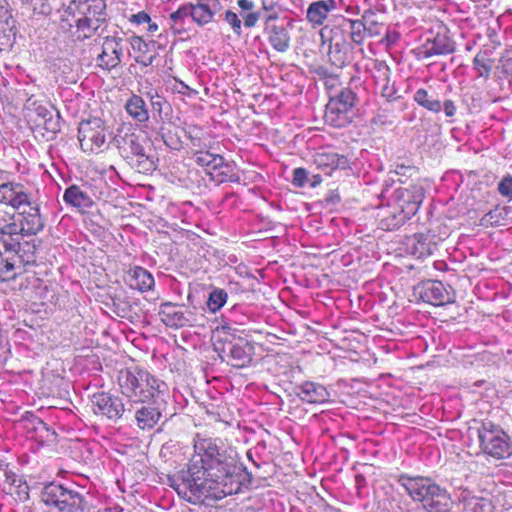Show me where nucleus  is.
<instances>
[{
    "label": "nucleus",
    "mask_w": 512,
    "mask_h": 512,
    "mask_svg": "<svg viewBox=\"0 0 512 512\" xmlns=\"http://www.w3.org/2000/svg\"><path fill=\"white\" fill-rule=\"evenodd\" d=\"M194 454L188 464L190 487L221 499L236 494L241 488L245 469L238 463L236 451L219 438L196 434Z\"/></svg>",
    "instance_id": "1"
},
{
    "label": "nucleus",
    "mask_w": 512,
    "mask_h": 512,
    "mask_svg": "<svg viewBox=\"0 0 512 512\" xmlns=\"http://www.w3.org/2000/svg\"><path fill=\"white\" fill-rule=\"evenodd\" d=\"M104 0H72L61 16V27L76 40L91 38L106 19Z\"/></svg>",
    "instance_id": "2"
},
{
    "label": "nucleus",
    "mask_w": 512,
    "mask_h": 512,
    "mask_svg": "<svg viewBox=\"0 0 512 512\" xmlns=\"http://www.w3.org/2000/svg\"><path fill=\"white\" fill-rule=\"evenodd\" d=\"M423 199L424 190L418 185L396 188L388 205L378 212L380 227L387 231L398 229L418 212Z\"/></svg>",
    "instance_id": "3"
},
{
    "label": "nucleus",
    "mask_w": 512,
    "mask_h": 512,
    "mask_svg": "<svg viewBox=\"0 0 512 512\" xmlns=\"http://www.w3.org/2000/svg\"><path fill=\"white\" fill-rule=\"evenodd\" d=\"M0 203H10L13 209L18 210L16 235L32 236L44 228V220L40 215L39 207L31 202L23 185L12 182L1 184Z\"/></svg>",
    "instance_id": "4"
},
{
    "label": "nucleus",
    "mask_w": 512,
    "mask_h": 512,
    "mask_svg": "<svg viewBox=\"0 0 512 512\" xmlns=\"http://www.w3.org/2000/svg\"><path fill=\"white\" fill-rule=\"evenodd\" d=\"M398 483L407 494L427 512H450L453 500L445 487L440 486L433 479L423 476H409L402 474Z\"/></svg>",
    "instance_id": "5"
},
{
    "label": "nucleus",
    "mask_w": 512,
    "mask_h": 512,
    "mask_svg": "<svg viewBox=\"0 0 512 512\" xmlns=\"http://www.w3.org/2000/svg\"><path fill=\"white\" fill-rule=\"evenodd\" d=\"M118 384L121 393L132 403H155L162 399L165 390V382L159 380L149 371L140 369L121 370L118 376Z\"/></svg>",
    "instance_id": "6"
},
{
    "label": "nucleus",
    "mask_w": 512,
    "mask_h": 512,
    "mask_svg": "<svg viewBox=\"0 0 512 512\" xmlns=\"http://www.w3.org/2000/svg\"><path fill=\"white\" fill-rule=\"evenodd\" d=\"M479 447L484 455L495 460L512 456V439L504 429L492 421H483L477 429Z\"/></svg>",
    "instance_id": "7"
},
{
    "label": "nucleus",
    "mask_w": 512,
    "mask_h": 512,
    "mask_svg": "<svg viewBox=\"0 0 512 512\" xmlns=\"http://www.w3.org/2000/svg\"><path fill=\"white\" fill-rule=\"evenodd\" d=\"M356 103V94L350 88H342L335 95H330L326 105L324 119L334 127H344L350 123L351 112Z\"/></svg>",
    "instance_id": "8"
},
{
    "label": "nucleus",
    "mask_w": 512,
    "mask_h": 512,
    "mask_svg": "<svg viewBox=\"0 0 512 512\" xmlns=\"http://www.w3.org/2000/svg\"><path fill=\"white\" fill-rule=\"evenodd\" d=\"M158 314L163 324L175 329L202 326L204 321V315L196 308L173 302L162 303Z\"/></svg>",
    "instance_id": "9"
},
{
    "label": "nucleus",
    "mask_w": 512,
    "mask_h": 512,
    "mask_svg": "<svg viewBox=\"0 0 512 512\" xmlns=\"http://www.w3.org/2000/svg\"><path fill=\"white\" fill-rule=\"evenodd\" d=\"M108 130L105 122L97 117L84 120L78 127V140L84 153H99L106 144Z\"/></svg>",
    "instance_id": "10"
},
{
    "label": "nucleus",
    "mask_w": 512,
    "mask_h": 512,
    "mask_svg": "<svg viewBox=\"0 0 512 512\" xmlns=\"http://www.w3.org/2000/svg\"><path fill=\"white\" fill-rule=\"evenodd\" d=\"M320 36L323 43H329L328 57L332 65L342 68L351 63L353 47L342 37L340 30H331L330 25H326L321 29Z\"/></svg>",
    "instance_id": "11"
},
{
    "label": "nucleus",
    "mask_w": 512,
    "mask_h": 512,
    "mask_svg": "<svg viewBox=\"0 0 512 512\" xmlns=\"http://www.w3.org/2000/svg\"><path fill=\"white\" fill-rule=\"evenodd\" d=\"M263 33L274 50L280 53L290 48V35L288 29L279 20L277 13L269 14L264 19Z\"/></svg>",
    "instance_id": "12"
},
{
    "label": "nucleus",
    "mask_w": 512,
    "mask_h": 512,
    "mask_svg": "<svg viewBox=\"0 0 512 512\" xmlns=\"http://www.w3.org/2000/svg\"><path fill=\"white\" fill-rule=\"evenodd\" d=\"M455 51V42L446 31L437 32L433 38H427L424 43L414 50L418 60H425L433 56L447 55Z\"/></svg>",
    "instance_id": "13"
},
{
    "label": "nucleus",
    "mask_w": 512,
    "mask_h": 512,
    "mask_svg": "<svg viewBox=\"0 0 512 512\" xmlns=\"http://www.w3.org/2000/svg\"><path fill=\"white\" fill-rule=\"evenodd\" d=\"M25 117L33 130L44 129L54 134L58 130V124L53 120L51 110L47 104L33 101L26 106Z\"/></svg>",
    "instance_id": "14"
},
{
    "label": "nucleus",
    "mask_w": 512,
    "mask_h": 512,
    "mask_svg": "<svg viewBox=\"0 0 512 512\" xmlns=\"http://www.w3.org/2000/svg\"><path fill=\"white\" fill-rule=\"evenodd\" d=\"M20 246L18 241L5 239L0 236V281H9L17 276L16 261L17 251Z\"/></svg>",
    "instance_id": "15"
},
{
    "label": "nucleus",
    "mask_w": 512,
    "mask_h": 512,
    "mask_svg": "<svg viewBox=\"0 0 512 512\" xmlns=\"http://www.w3.org/2000/svg\"><path fill=\"white\" fill-rule=\"evenodd\" d=\"M417 289L420 298L431 305L443 306L453 302V293L441 281H424Z\"/></svg>",
    "instance_id": "16"
},
{
    "label": "nucleus",
    "mask_w": 512,
    "mask_h": 512,
    "mask_svg": "<svg viewBox=\"0 0 512 512\" xmlns=\"http://www.w3.org/2000/svg\"><path fill=\"white\" fill-rule=\"evenodd\" d=\"M188 6L192 21L199 27L212 23L223 8L220 0H195Z\"/></svg>",
    "instance_id": "17"
},
{
    "label": "nucleus",
    "mask_w": 512,
    "mask_h": 512,
    "mask_svg": "<svg viewBox=\"0 0 512 512\" xmlns=\"http://www.w3.org/2000/svg\"><path fill=\"white\" fill-rule=\"evenodd\" d=\"M436 236L427 230L414 233L405 239L407 251L414 257L421 259L432 255L437 248Z\"/></svg>",
    "instance_id": "18"
},
{
    "label": "nucleus",
    "mask_w": 512,
    "mask_h": 512,
    "mask_svg": "<svg viewBox=\"0 0 512 512\" xmlns=\"http://www.w3.org/2000/svg\"><path fill=\"white\" fill-rule=\"evenodd\" d=\"M313 162L316 168L327 176H331L336 170H345L349 167L347 156L332 150L317 152L313 157Z\"/></svg>",
    "instance_id": "19"
},
{
    "label": "nucleus",
    "mask_w": 512,
    "mask_h": 512,
    "mask_svg": "<svg viewBox=\"0 0 512 512\" xmlns=\"http://www.w3.org/2000/svg\"><path fill=\"white\" fill-rule=\"evenodd\" d=\"M92 405L95 414L106 416L108 419H119L124 413L121 400L105 392L95 394Z\"/></svg>",
    "instance_id": "20"
},
{
    "label": "nucleus",
    "mask_w": 512,
    "mask_h": 512,
    "mask_svg": "<svg viewBox=\"0 0 512 512\" xmlns=\"http://www.w3.org/2000/svg\"><path fill=\"white\" fill-rule=\"evenodd\" d=\"M122 56V40L106 37L102 44V52L98 55V65L105 70H111L120 64Z\"/></svg>",
    "instance_id": "21"
},
{
    "label": "nucleus",
    "mask_w": 512,
    "mask_h": 512,
    "mask_svg": "<svg viewBox=\"0 0 512 512\" xmlns=\"http://www.w3.org/2000/svg\"><path fill=\"white\" fill-rule=\"evenodd\" d=\"M25 429L31 433V438L41 445H49L56 442L57 434L40 418L31 415L24 419Z\"/></svg>",
    "instance_id": "22"
},
{
    "label": "nucleus",
    "mask_w": 512,
    "mask_h": 512,
    "mask_svg": "<svg viewBox=\"0 0 512 512\" xmlns=\"http://www.w3.org/2000/svg\"><path fill=\"white\" fill-rule=\"evenodd\" d=\"M330 29L340 30L342 37L346 41L350 39L356 45H362L367 35L362 19L351 20L342 17L338 24L330 25Z\"/></svg>",
    "instance_id": "23"
},
{
    "label": "nucleus",
    "mask_w": 512,
    "mask_h": 512,
    "mask_svg": "<svg viewBox=\"0 0 512 512\" xmlns=\"http://www.w3.org/2000/svg\"><path fill=\"white\" fill-rule=\"evenodd\" d=\"M461 512H495L496 507L490 494L474 495L463 491L460 498Z\"/></svg>",
    "instance_id": "24"
},
{
    "label": "nucleus",
    "mask_w": 512,
    "mask_h": 512,
    "mask_svg": "<svg viewBox=\"0 0 512 512\" xmlns=\"http://www.w3.org/2000/svg\"><path fill=\"white\" fill-rule=\"evenodd\" d=\"M142 405L135 412V420L137 427L141 430L153 429L162 418V407L160 400L155 403H147Z\"/></svg>",
    "instance_id": "25"
},
{
    "label": "nucleus",
    "mask_w": 512,
    "mask_h": 512,
    "mask_svg": "<svg viewBox=\"0 0 512 512\" xmlns=\"http://www.w3.org/2000/svg\"><path fill=\"white\" fill-rule=\"evenodd\" d=\"M8 463H1L0 467L4 470V491L13 496L16 500L26 501L29 498V486L22 478L16 474L8 472Z\"/></svg>",
    "instance_id": "26"
},
{
    "label": "nucleus",
    "mask_w": 512,
    "mask_h": 512,
    "mask_svg": "<svg viewBox=\"0 0 512 512\" xmlns=\"http://www.w3.org/2000/svg\"><path fill=\"white\" fill-rule=\"evenodd\" d=\"M494 47L483 46L473 58V68L477 76L487 80L495 67Z\"/></svg>",
    "instance_id": "27"
},
{
    "label": "nucleus",
    "mask_w": 512,
    "mask_h": 512,
    "mask_svg": "<svg viewBox=\"0 0 512 512\" xmlns=\"http://www.w3.org/2000/svg\"><path fill=\"white\" fill-rule=\"evenodd\" d=\"M125 281L131 289L137 290L141 293L150 291L155 285L152 274L140 266L131 268L127 272Z\"/></svg>",
    "instance_id": "28"
},
{
    "label": "nucleus",
    "mask_w": 512,
    "mask_h": 512,
    "mask_svg": "<svg viewBox=\"0 0 512 512\" xmlns=\"http://www.w3.org/2000/svg\"><path fill=\"white\" fill-rule=\"evenodd\" d=\"M336 9L335 0H318L312 2L306 12V19L312 27H319L324 24L330 12Z\"/></svg>",
    "instance_id": "29"
},
{
    "label": "nucleus",
    "mask_w": 512,
    "mask_h": 512,
    "mask_svg": "<svg viewBox=\"0 0 512 512\" xmlns=\"http://www.w3.org/2000/svg\"><path fill=\"white\" fill-rule=\"evenodd\" d=\"M130 45L132 56L137 63L143 66L152 64L157 55L153 45H149L139 36L131 37Z\"/></svg>",
    "instance_id": "30"
},
{
    "label": "nucleus",
    "mask_w": 512,
    "mask_h": 512,
    "mask_svg": "<svg viewBox=\"0 0 512 512\" xmlns=\"http://www.w3.org/2000/svg\"><path fill=\"white\" fill-rule=\"evenodd\" d=\"M63 199L66 204L77 208L80 212H86L94 205L93 199L77 185L68 187Z\"/></svg>",
    "instance_id": "31"
},
{
    "label": "nucleus",
    "mask_w": 512,
    "mask_h": 512,
    "mask_svg": "<svg viewBox=\"0 0 512 512\" xmlns=\"http://www.w3.org/2000/svg\"><path fill=\"white\" fill-rule=\"evenodd\" d=\"M375 67L380 73L379 77H376V84L380 86L381 95L388 101L397 99L399 97L397 95V89L394 83H390L389 67L382 62H376Z\"/></svg>",
    "instance_id": "32"
},
{
    "label": "nucleus",
    "mask_w": 512,
    "mask_h": 512,
    "mask_svg": "<svg viewBox=\"0 0 512 512\" xmlns=\"http://www.w3.org/2000/svg\"><path fill=\"white\" fill-rule=\"evenodd\" d=\"M15 210L11 207L10 203H0V236L8 235L12 237L16 235Z\"/></svg>",
    "instance_id": "33"
},
{
    "label": "nucleus",
    "mask_w": 512,
    "mask_h": 512,
    "mask_svg": "<svg viewBox=\"0 0 512 512\" xmlns=\"http://www.w3.org/2000/svg\"><path fill=\"white\" fill-rule=\"evenodd\" d=\"M125 110L136 122L145 123L149 119V112L146 103L139 95L133 94L126 101Z\"/></svg>",
    "instance_id": "34"
},
{
    "label": "nucleus",
    "mask_w": 512,
    "mask_h": 512,
    "mask_svg": "<svg viewBox=\"0 0 512 512\" xmlns=\"http://www.w3.org/2000/svg\"><path fill=\"white\" fill-rule=\"evenodd\" d=\"M301 399L308 403H324L329 396L326 388L314 382H306L302 385L300 393Z\"/></svg>",
    "instance_id": "35"
},
{
    "label": "nucleus",
    "mask_w": 512,
    "mask_h": 512,
    "mask_svg": "<svg viewBox=\"0 0 512 512\" xmlns=\"http://www.w3.org/2000/svg\"><path fill=\"white\" fill-rule=\"evenodd\" d=\"M68 492L69 489L63 485L50 483L45 486L42 492V500L47 506H53L58 509Z\"/></svg>",
    "instance_id": "36"
},
{
    "label": "nucleus",
    "mask_w": 512,
    "mask_h": 512,
    "mask_svg": "<svg viewBox=\"0 0 512 512\" xmlns=\"http://www.w3.org/2000/svg\"><path fill=\"white\" fill-rule=\"evenodd\" d=\"M208 176L215 184L233 182L236 180L232 165L225 162L223 157L220 158V161L217 162V165L213 167Z\"/></svg>",
    "instance_id": "37"
},
{
    "label": "nucleus",
    "mask_w": 512,
    "mask_h": 512,
    "mask_svg": "<svg viewBox=\"0 0 512 512\" xmlns=\"http://www.w3.org/2000/svg\"><path fill=\"white\" fill-rule=\"evenodd\" d=\"M362 21L364 23L367 35L370 37H377L387 31V27L382 19V16L378 15L372 10H366L362 15Z\"/></svg>",
    "instance_id": "38"
},
{
    "label": "nucleus",
    "mask_w": 512,
    "mask_h": 512,
    "mask_svg": "<svg viewBox=\"0 0 512 512\" xmlns=\"http://www.w3.org/2000/svg\"><path fill=\"white\" fill-rule=\"evenodd\" d=\"M85 499L80 493L69 490L63 503L59 506V512H84Z\"/></svg>",
    "instance_id": "39"
},
{
    "label": "nucleus",
    "mask_w": 512,
    "mask_h": 512,
    "mask_svg": "<svg viewBox=\"0 0 512 512\" xmlns=\"http://www.w3.org/2000/svg\"><path fill=\"white\" fill-rule=\"evenodd\" d=\"M188 16H190L188 3L181 5L170 14V28L174 34L181 35L186 32L185 21Z\"/></svg>",
    "instance_id": "40"
},
{
    "label": "nucleus",
    "mask_w": 512,
    "mask_h": 512,
    "mask_svg": "<svg viewBox=\"0 0 512 512\" xmlns=\"http://www.w3.org/2000/svg\"><path fill=\"white\" fill-rule=\"evenodd\" d=\"M50 6L47 0H21V13L27 17L47 15Z\"/></svg>",
    "instance_id": "41"
},
{
    "label": "nucleus",
    "mask_w": 512,
    "mask_h": 512,
    "mask_svg": "<svg viewBox=\"0 0 512 512\" xmlns=\"http://www.w3.org/2000/svg\"><path fill=\"white\" fill-rule=\"evenodd\" d=\"M507 213L503 207L496 206L485 213L479 220V225L484 228L505 225Z\"/></svg>",
    "instance_id": "42"
},
{
    "label": "nucleus",
    "mask_w": 512,
    "mask_h": 512,
    "mask_svg": "<svg viewBox=\"0 0 512 512\" xmlns=\"http://www.w3.org/2000/svg\"><path fill=\"white\" fill-rule=\"evenodd\" d=\"M248 344H234L230 349L232 365L235 367H244L252 360Z\"/></svg>",
    "instance_id": "43"
},
{
    "label": "nucleus",
    "mask_w": 512,
    "mask_h": 512,
    "mask_svg": "<svg viewBox=\"0 0 512 512\" xmlns=\"http://www.w3.org/2000/svg\"><path fill=\"white\" fill-rule=\"evenodd\" d=\"M414 101L419 106L433 113H439L442 109L441 102L437 99H432L428 91L424 88H420L415 92Z\"/></svg>",
    "instance_id": "44"
},
{
    "label": "nucleus",
    "mask_w": 512,
    "mask_h": 512,
    "mask_svg": "<svg viewBox=\"0 0 512 512\" xmlns=\"http://www.w3.org/2000/svg\"><path fill=\"white\" fill-rule=\"evenodd\" d=\"M222 156L219 154L211 153L208 150H199L194 153V160L196 164L205 170L209 175L210 171L217 165Z\"/></svg>",
    "instance_id": "45"
},
{
    "label": "nucleus",
    "mask_w": 512,
    "mask_h": 512,
    "mask_svg": "<svg viewBox=\"0 0 512 512\" xmlns=\"http://www.w3.org/2000/svg\"><path fill=\"white\" fill-rule=\"evenodd\" d=\"M227 299V292L224 289L216 288L209 294L207 307L212 313H216L226 304Z\"/></svg>",
    "instance_id": "46"
},
{
    "label": "nucleus",
    "mask_w": 512,
    "mask_h": 512,
    "mask_svg": "<svg viewBox=\"0 0 512 512\" xmlns=\"http://www.w3.org/2000/svg\"><path fill=\"white\" fill-rule=\"evenodd\" d=\"M129 21L135 25L147 24V31L151 34H154L158 31V25L151 21L149 14L145 11H140L136 14L131 15Z\"/></svg>",
    "instance_id": "47"
},
{
    "label": "nucleus",
    "mask_w": 512,
    "mask_h": 512,
    "mask_svg": "<svg viewBox=\"0 0 512 512\" xmlns=\"http://www.w3.org/2000/svg\"><path fill=\"white\" fill-rule=\"evenodd\" d=\"M12 9L7 0H0V29L5 30V27L13 24Z\"/></svg>",
    "instance_id": "48"
},
{
    "label": "nucleus",
    "mask_w": 512,
    "mask_h": 512,
    "mask_svg": "<svg viewBox=\"0 0 512 512\" xmlns=\"http://www.w3.org/2000/svg\"><path fill=\"white\" fill-rule=\"evenodd\" d=\"M162 139L165 144L173 150H179L181 148L182 141L176 129L173 131L172 129L162 128Z\"/></svg>",
    "instance_id": "49"
},
{
    "label": "nucleus",
    "mask_w": 512,
    "mask_h": 512,
    "mask_svg": "<svg viewBox=\"0 0 512 512\" xmlns=\"http://www.w3.org/2000/svg\"><path fill=\"white\" fill-rule=\"evenodd\" d=\"M394 173L399 176V182L405 183L408 178L417 175L418 169L414 165L396 164Z\"/></svg>",
    "instance_id": "50"
},
{
    "label": "nucleus",
    "mask_w": 512,
    "mask_h": 512,
    "mask_svg": "<svg viewBox=\"0 0 512 512\" xmlns=\"http://www.w3.org/2000/svg\"><path fill=\"white\" fill-rule=\"evenodd\" d=\"M225 21L231 26L233 32L236 35H238V36L241 35V33H242L241 20L235 12H233L231 10H227L225 12Z\"/></svg>",
    "instance_id": "51"
},
{
    "label": "nucleus",
    "mask_w": 512,
    "mask_h": 512,
    "mask_svg": "<svg viewBox=\"0 0 512 512\" xmlns=\"http://www.w3.org/2000/svg\"><path fill=\"white\" fill-rule=\"evenodd\" d=\"M498 192L502 197L512 199V176L507 175L498 184Z\"/></svg>",
    "instance_id": "52"
},
{
    "label": "nucleus",
    "mask_w": 512,
    "mask_h": 512,
    "mask_svg": "<svg viewBox=\"0 0 512 512\" xmlns=\"http://www.w3.org/2000/svg\"><path fill=\"white\" fill-rule=\"evenodd\" d=\"M308 173L302 167L295 168L293 171L292 183L295 187L302 188L307 184Z\"/></svg>",
    "instance_id": "53"
},
{
    "label": "nucleus",
    "mask_w": 512,
    "mask_h": 512,
    "mask_svg": "<svg viewBox=\"0 0 512 512\" xmlns=\"http://www.w3.org/2000/svg\"><path fill=\"white\" fill-rule=\"evenodd\" d=\"M243 23L246 28H253L256 26L257 22L260 19L259 12H248L246 14H242Z\"/></svg>",
    "instance_id": "54"
},
{
    "label": "nucleus",
    "mask_w": 512,
    "mask_h": 512,
    "mask_svg": "<svg viewBox=\"0 0 512 512\" xmlns=\"http://www.w3.org/2000/svg\"><path fill=\"white\" fill-rule=\"evenodd\" d=\"M325 87L331 92L336 86L340 85V81L338 76L335 75H326L324 78Z\"/></svg>",
    "instance_id": "55"
},
{
    "label": "nucleus",
    "mask_w": 512,
    "mask_h": 512,
    "mask_svg": "<svg viewBox=\"0 0 512 512\" xmlns=\"http://www.w3.org/2000/svg\"><path fill=\"white\" fill-rule=\"evenodd\" d=\"M187 133L191 139L192 144L195 146L199 145L201 129L199 127L193 126Z\"/></svg>",
    "instance_id": "56"
},
{
    "label": "nucleus",
    "mask_w": 512,
    "mask_h": 512,
    "mask_svg": "<svg viewBox=\"0 0 512 512\" xmlns=\"http://www.w3.org/2000/svg\"><path fill=\"white\" fill-rule=\"evenodd\" d=\"M444 112L447 117H453L456 113V106L450 99L445 100L443 103Z\"/></svg>",
    "instance_id": "57"
},
{
    "label": "nucleus",
    "mask_w": 512,
    "mask_h": 512,
    "mask_svg": "<svg viewBox=\"0 0 512 512\" xmlns=\"http://www.w3.org/2000/svg\"><path fill=\"white\" fill-rule=\"evenodd\" d=\"M237 5L242 11L248 12H252L255 7V3L252 0H238Z\"/></svg>",
    "instance_id": "58"
},
{
    "label": "nucleus",
    "mask_w": 512,
    "mask_h": 512,
    "mask_svg": "<svg viewBox=\"0 0 512 512\" xmlns=\"http://www.w3.org/2000/svg\"><path fill=\"white\" fill-rule=\"evenodd\" d=\"M503 69L505 73L510 74L512 76V58H507L504 60Z\"/></svg>",
    "instance_id": "59"
},
{
    "label": "nucleus",
    "mask_w": 512,
    "mask_h": 512,
    "mask_svg": "<svg viewBox=\"0 0 512 512\" xmlns=\"http://www.w3.org/2000/svg\"><path fill=\"white\" fill-rule=\"evenodd\" d=\"M321 182H322L321 175L320 174H315V175L312 176V181L310 183V186L314 188L317 185H319Z\"/></svg>",
    "instance_id": "60"
},
{
    "label": "nucleus",
    "mask_w": 512,
    "mask_h": 512,
    "mask_svg": "<svg viewBox=\"0 0 512 512\" xmlns=\"http://www.w3.org/2000/svg\"><path fill=\"white\" fill-rule=\"evenodd\" d=\"M494 358H495L494 355H492L491 353H488V352H483V353L480 354V359L482 361H493V362H495Z\"/></svg>",
    "instance_id": "61"
},
{
    "label": "nucleus",
    "mask_w": 512,
    "mask_h": 512,
    "mask_svg": "<svg viewBox=\"0 0 512 512\" xmlns=\"http://www.w3.org/2000/svg\"><path fill=\"white\" fill-rule=\"evenodd\" d=\"M98 512H123V509L117 506V507H112V508H106V509L100 510Z\"/></svg>",
    "instance_id": "62"
},
{
    "label": "nucleus",
    "mask_w": 512,
    "mask_h": 512,
    "mask_svg": "<svg viewBox=\"0 0 512 512\" xmlns=\"http://www.w3.org/2000/svg\"><path fill=\"white\" fill-rule=\"evenodd\" d=\"M135 153H136V154H141V155H142V154H143V152H142V148H139V147L135 148Z\"/></svg>",
    "instance_id": "63"
},
{
    "label": "nucleus",
    "mask_w": 512,
    "mask_h": 512,
    "mask_svg": "<svg viewBox=\"0 0 512 512\" xmlns=\"http://www.w3.org/2000/svg\"><path fill=\"white\" fill-rule=\"evenodd\" d=\"M182 85V88L185 89V90H189V87L187 85H185L184 83H181Z\"/></svg>",
    "instance_id": "64"
}]
</instances>
